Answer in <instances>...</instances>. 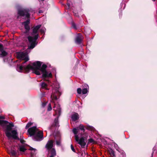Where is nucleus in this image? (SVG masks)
Segmentation results:
<instances>
[{"label":"nucleus","mask_w":157,"mask_h":157,"mask_svg":"<svg viewBox=\"0 0 157 157\" xmlns=\"http://www.w3.org/2000/svg\"><path fill=\"white\" fill-rule=\"evenodd\" d=\"M33 124V123H31V122H29L26 124L25 128L27 129L29 128L30 126H31Z\"/></svg>","instance_id":"18"},{"label":"nucleus","mask_w":157,"mask_h":157,"mask_svg":"<svg viewBox=\"0 0 157 157\" xmlns=\"http://www.w3.org/2000/svg\"><path fill=\"white\" fill-rule=\"evenodd\" d=\"M30 11L28 9H21L18 11V14L19 16L17 18H19V16L24 17L25 19L29 18L30 17Z\"/></svg>","instance_id":"7"},{"label":"nucleus","mask_w":157,"mask_h":157,"mask_svg":"<svg viewBox=\"0 0 157 157\" xmlns=\"http://www.w3.org/2000/svg\"><path fill=\"white\" fill-rule=\"evenodd\" d=\"M45 30L46 29L45 28H43L40 29V31L41 34H43L44 33Z\"/></svg>","instance_id":"20"},{"label":"nucleus","mask_w":157,"mask_h":157,"mask_svg":"<svg viewBox=\"0 0 157 157\" xmlns=\"http://www.w3.org/2000/svg\"><path fill=\"white\" fill-rule=\"evenodd\" d=\"M8 152L9 154L15 157H17L16 156L17 154V150L14 148L12 147L10 149H8Z\"/></svg>","instance_id":"9"},{"label":"nucleus","mask_w":157,"mask_h":157,"mask_svg":"<svg viewBox=\"0 0 157 157\" xmlns=\"http://www.w3.org/2000/svg\"><path fill=\"white\" fill-rule=\"evenodd\" d=\"M29 150H33L34 151H36V149L33 148L32 147H30V148L29 149Z\"/></svg>","instance_id":"28"},{"label":"nucleus","mask_w":157,"mask_h":157,"mask_svg":"<svg viewBox=\"0 0 157 157\" xmlns=\"http://www.w3.org/2000/svg\"><path fill=\"white\" fill-rule=\"evenodd\" d=\"M29 22L30 20L29 19H28L26 21L22 23V25L24 26L25 30V32H24L25 33L28 34L29 31L30 29V28L29 26Z\"/></svg>","instance_id":"8"},{"label":"nucleus","mask_w":157,"mask_h":157,"mask_svg":"<svg viewBox=\"0 0 157 157\" xmlns=\"http://www.w3.org/2000/svg\"><path fill=\"white\" fill-rule=\"evenodd\" d=\"M82 92V90L80 88H78L77 89V93L79 94H80L81 93V92Z\"/></svg>","instance_id":"23"},{"label":"nucleus","mask_w":157,"mask_h":157,"mask_svg":"<svg viewBox=\"0 0 157 157\" xmlns=\"http://www.w3.org/2000/svg\"><path fill=\"white\" fill-rule=\"evenodd\" d=\"M40 86L41 87L47 90H48L49 89L47 87V85L45 82H42L40 83Z\"/></svg>","instance_id":"17"},{"label":"nucleus","mask_w":157,"mask_h":157,"mask_svg":"<svg viewBox=\"0 0 157 157\" xmlns=\"http://www.w3.org/2000/svg\"><path fill=\"white\" fill-rule=\"evenodd\" d=\"M82 40V36L81 34H78L75 38V42L77 44H80Z\"/></svg>","instance_id":"12"},{"label":"nucleus","mask_w":157,"mask_h":157,"mask_svg":"<svg viewBox=\"0 0 157 157\" xmlns=\"http://www.w3.org/2000/svg\"><path fill=\"white\" fill-rule=\"evenodd\" d=\"M73 13L74 15L76 17H77L78 16V13L76 12L75 11H73Z\"/></svg>","instance_id":"25"},{"label":"nucleus","mask_w":157,"mask_h":157,"mask_svg":"<svg viewBox=\"0 0 157 157\" xmlns=\"http://www.w3.org/2000/svg\"><path fill=\"white\" fill-rule=\"evenodd\" d=\"M111 155L113 156H115V154H114V152L113 151H111Z\"/></svg>","instance_id":"27"},{"label":"nucleus","mask_w":157,"mask_h":157,"mask_svg":"<svg viewBox=\"0 0 157 157\" xmlns=\"http://www.w3.org/2000/svg\"><path fill=\"white\" fill-rule=\"evenodd\" d=\"M71 150L74 152H75V149H74V147H73L72 145H71Z\"/></svg>","instance_id":"26"},{"label":"nucleus","mask_w":157,"mask_h":157,"mask_svg":"<svg viewBox=\"0 0 157 157\" xmlns=\"http://www.w3.org/2000/svg\"><path fill=\"white\" fill-rule=\"evenodd\" d=\"M40 1H43L44 0H40Z\"/></svg>","instance_id":"33"},{"label":"nucleus","mask_w":157,"mask_h":157,"mask_svg":"<svg viewBox=\"0 0 157 157\" xmlns=\"http://www.w3.org/2000/svg\"><path fill=\"white\" fill-rule=\"evenodd\" d=\"M59 86H57L53 90L52 94L51 96V101L54 103V106L53 110L55 111L56 114L58 115L57 118L54 120V123L52 124V126L58 127L59 126L58 117L61 114V111L60 105L59 104L55 103V101L57 100L58 97L61 95V93L59 91Z\"/></svg>","instance_id":"2"},{"label":"nucleus","mask_w":157,"mask_h":157,"mask_svg":"<svg viewBox=\"0 0 157 157\" xmlns=\"http://www.w3.org/2000/svg\"><path fill=\"white\" fill-rule=\"evenodd\" d=\"M27 150L25 146L23 145H21L19 146V151L21 152H24Z\"/></svg>","instance_id":"16"},{"label":"nucleus","mask_w":157,"mask_h":157,"mask_svg":"<svg viewBox=\"0 0 157 157\" xmlns=\"http://www.w3.org/2000/svg\"><path fill=\"white\" fill-rule=\"evenodd\" d=\"M71 119L72 121H75L79 118L78 114L76 113H75L71 115Z\"/></svg>","instance_id":"13"},{"label":"nucleus","mask_w":157,"mask_h":157,"mask_svg":"<svg viewBox=\"0 0 157 157\" xmlns=\"http://www.w3.org/2000/svg\"><path fill=\"white\" fill-rule=\"evenodd\" d=\"M153 1H154L155 0H152Z\"/></svg>","instance_id":"34"},{"label":"nucleus","mask_w":157,"mask_h":157,"mask_svg":"<svg viewBox=\"0 0 157 157\" xmlns=\"http://www.w3.org/2000/svg\"><path fill=\"white\" fill-rule=\"evenodd\" d=\"M46 103H42V106L43 107H44L46 105Z\"/></svg>","instance_id":"29"},{"label":"nucleus","mask_w":157,"mask_h":157,"mask_svg":"<svg viewBox=\"0 0 157 157\" xmlns=\"http://www.w3.org/2000/svg\"><path fill=\"white\" fill-rule=\"evenodd\" d=\"M89 86L87 84H84L82 85V93L83 94H85L89 91Z\"/></svg>","instance_id":"10"},{"label":"nucleus","mask_w":157,"mask_h":157,"mask_svg":"<svg viewBox=\"0 0 157 157\" xmlns=\"http://www.w3.org/2000/svg\"><path fill=\"white\" fill-rule=\"evenodd\" d=\"M90 142H92L93 141V140L92 139H90L89 140Z\"/></svg>","instance_id":"31"},{"label":"nucleus","mask_w":157,"mask_h":157,"mask_svg":"<svg viewBox=\"0 0 157 157\" xmlns=\"http://www.w3.org/2000/svg\"><path fill=\"white\" fill-rule=\"evenodd\" d=\"M79 129H80L83 132H84V126L82 124H80L78 127H77V128H73L72 130V131L75 135V138L76 141L80 145L81 147L84 148L85 147L86 143L85 142L84 138V137L82 136L80 138L79 136V135H77L78 132L79 131Z\"/></svg>","instance_id":"3"},{"label":"nucleus","mask_w":157,"mask_h":157,"mask_svg":"<svg viewBox=\"0 0 157 157\" xmlns=\"http://www.w3.org/2000/svg\"><path fill=\"white\" fill-rule=\"evenodd\" d=\"M0 52H1V53L0 55V56L1 57H3L4 56H6L7 53L3 49V45L0 44Z\"/></svg>","instance_id":"11"},{"label":"nucleus","mask_w":157,"mask_h":157,"mask_svg":"<svg viewBox=\"0 0 157 157\" xmlns=\"http://www.w3.org/2000/svg\"><path fill=\"white\" fill-rule=\"evenodd\" d=\"M5 117L4 116H0V119H5ZM9 123V122L6 121L1 120H0V125L2 126H4Z\"/></svg>","instance_id":"14"},{"label":"nucleus","mask_w":157,"mask_h":157,"mask_svg":"<svg viewBox=\"0 0 157 157\" xmlns=\"http://www.w3.org/2000/svg\"><path fill=\"white\" fill-rule=\"evenodd\" d=\"M56 145L58 146H61V141L60 140L56 141Z\"/></svg>","instance_id":"19"},{"label":"nucleus","mask_w":157,"mask_h":157,"mask_svg":"<svg viewBox=\"0 0 157 157\" xmlns=\"http://www.w3.org/2000/svg\"><path fill=\"white\" fill-rule=\"evenodd\" d=\"M72 26L75 29H77V28L76 27V25H75V24L74 23H72Z\"/></svg>","instance_id":"24"},{"label":"nucleus","mask_w":157,"mask_h":157,"mask_svg":"<svg viewBox=\"0 0 157 157\" xmlns=\"http://www.w3.org/2000/svg\"><path fill=\"white\" fill-rule=\"evenodd\" d=\"M52 109V108L51 104L50 103H49L48 105V106L47 109V110L48 111H50Z\"/></svg>","instance_id":"21"},{"label":"nucleus","mask_w":157,"mask_h":157,"mask_svg":"<svg viewBox=\"0 0 157 157\" xmlns=\"http://www.w3.org/2000/svg\"><path fill=\"white\" fill-rule=\"evenodd\" d=\"M27 132L30 136H34L33 139L34 140L40 141L43 139V132L39 131L37 128L36 126H33L29 128Z\"/></svg>","instance_id":"4"},{"label":"nucleus","mask_w":157,"mask_h":157,"mask_svg":"<svg viewBox=\"0 0 157 157\" xmlns=\"http://www.w3.org/2000/svg\"><path fill=\"white\" fill-rule=\"evenodd\" d=\"M41 26V25H38L34 27L33 29V32L31 34V36H28L27 38L30 45L26 51L23 52H20L17 53V58L20 60H24L25 61L21 65H17L16 70L19 72H21L24 70L27 73L32 70L34 73L37 75H40L41 72L44 80L48 81L47 78L52 77V75L51 72L46 71V69L47 67L46 65L43 64L41 67V62L37 61L33 63L32 65L29 64L26 66L24 65L25 63L29 60L28 54L30 52V49H33L37 44L36 41L39 37L38 32Z\"/></svg>","instance_id":"1"},{"label":"nucleus","mask_w":157,"mask_h":157,"mask_svg":"<svg viewBox=\"0 0 157 157\" xmlns=\"http://www.w3.org/2000/svg\"><path fill=\"white\" fill-rule=\"evenodd\" d=\"M39 13H41V11H40L39 12Z\"/></svg>","instance_id":"32"},{"label":"nucleus","mask_w":157,"mask_h":157,"mask_svg":"<svg viewBox=\"0 0 157 157\" xmlns=\"http://www.w3.org/2000/svg\"><path fill=\"white\" fill-rule=\"evenodd\" d=\"M87 129L92 131H93L94 129V128L93 127L90 126H88Z\"/></svg>","instance_id":"22"},{"label":"nucleus","mask_w":157,"mask_h":157,"mask_svg":"<svg viewBox=\"0 0 157 157\" xmlns=\"http://www.w3.org/2000/svg\"><path fill=\"white\" fill-rule=\"evenodd\" d=\"M114 146L115 147V148L116 149V150L117 151H118L119 152L121 153V154H124L123 151L120 149V148L118 147L117 144H116L115 143H114Z\"/></svg>","instance_id":"15"},{"label":"nucleus","mask_w":157,"mask_h":157,"mask_svg":"<svg viewBox=\"0 0 157 157\" xmlns=\"http://www.w3.org/2000/svg\"><path fill=\"white\" fill-rule=\"evenodd\" d=\"M53 141L52 140H49L45 146V147L51 154L49 157H54L56 155L55 149L53 148Z\"/></svg>","instance_id":"6"},{"label":"nucleus","mask_w":157,"mask_h":157,"mask_svg":"<svg viewBox=\"0 0 157 157\" xmlns=\"http://www.w3.org/2000/svg\"><path fill=\"white\" fill-rule=\"evenodd\" d=\"M8 123V124L6 125V128L5 130L6 136L8 138L12 137L15 139H18V138L17 131L16 130H13L11 131L12 128L14 126L13 123L12 122Z\"/></svg>","instance_id":"5"},{"label":"nucleus","mask_w":157,"mask_h":157,"mask_svg":"<svg viewBox=\"0 0 157 157\" xmlns=\"http://www.w3.org/2000/svg\"><path fill=\"white\" fill-rule=\"evenodd\" d=\"M67 6H68V7H67V8L68 9H69L70 7V3L68 2L67 4Z\"/></svg>","instance_id":"30"}]
</instances>
